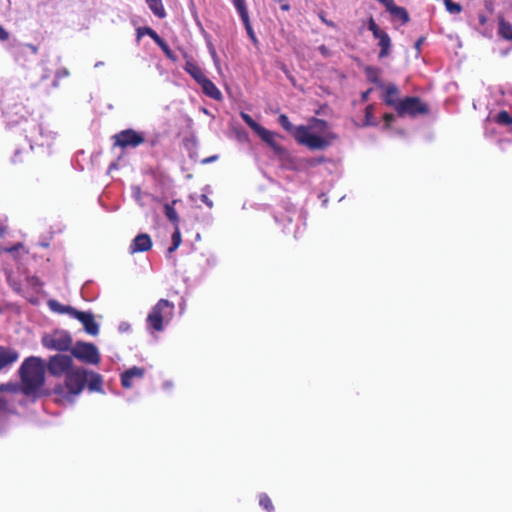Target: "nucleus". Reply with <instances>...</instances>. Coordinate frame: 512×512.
Listing matches in <instances>:
<instances>
[{
    "mask_svg": "<svg viewBox=\"0 0 512 512\" xmlns=\"http://www.w3.org/2000/svg\"><path fill=\"white\" fill-rule=\"evenodd\" d=\"M21 391L26 396L36 395L45 384V362L42 358L30 356L19 368Z\"/></svg>",
    "mask_w": 512,
    "mask_h": 512,
    "instance_id": "nucleus-1",
    "label": "nucleus"
},
{
    "mask_svg": "<svg viewBox=\"0 0 512 512\" xmlns=\"http://www.w3.org/2000/svg\"><path fill=\"white\" fill-rule=\"evenodd\" d=\"M175 305L167 299H160L147 315V326L153 331L160 332L174 317Z\"/></svg>",
    "mask_w": 512,
    "mask_h": 512,
    "instance_id": "nucleus-2",
    "label": "nucleus"
},
{
    "mask_svg": "<svg viewBox=\"0 0 512 512\" xmlns=\"http://www.w3.org/2000/svg\"><path fill=\"white\" fill-rule=\"evenodd\" d=\"M88 371L84 368L74 367L65 376L64 385H58L54 391L56 394H64L65 390L69 396L79 395L85 388L87 383Z\"/></svg>",
    "mask_w": 512,
    "mask_h": 512,
    "instance_id": "nucleus-3",
    "label": "nucleus"
},
{
    "mask_svg": "<svg viewBox=\"0 0 512 512\" xmlns=\"http://www.w3.org/2000/svg\"><path fill=\"white\" fill-rule=\"evenodd\" d=\"M42 345L50 350L59 352L68 351L71 349L73 340L71 335L63 330H57L42 337Z\"/></svg>",
    "mask_w": 512,
    "mask_h": 512,
    "instance_id": "nucleus-4",
    "label": "nucleus"
},
{
    "mask_svg": "<svg viewBox=\"0 0 512 512\" xmlns=\"http://www.w3.org/2000/svg\"><path fill=\"white\" fill-rule=\"evenodd\" d=\"M429 113V107L422 102L419 97L409 96L402 99L397 107V114L400 117L409 115L415 117L417 115H426Z\"/></svg>",
    "mask_w": 512,
    "mask_h": 512,
    "instance_id": "nucleus-5",
    "label": "nucleus"
},
{
    "mask_svg": "<svg viewBox=\"0 0 512 512\" xmlns=\"http://www.w3.org/2000/svg\"><path fill=\"white\" fill-rule=\"evenodd\" d=\"M71 354L76 359L87 364L97 365L101 361L99 351L93 343L78 341L71 349Z\"/></svg>",
    "mask_w": 512,
    "mask_h": 512,
    "instance_id": "nucleus-6",
    "label": "nucleus"
},
{
    "mask_svg": "<svg viewBox=\"0 0 512 512\" xmlns=\"http://www.w3.org/2000/svg\"><path fill=\"white\" fill-rule=\"evenodd\" d=\"M295 139L299 144L307 146L311 150H322L329 142L319 135L310 133L305 126H299L295 132Z\"/></svg>",
    "mask_w": 512,
    "mask_h": 512,
    "instance_id": "nucleus-7",
    "label": "nucleus"
},
{
    "mask_svg": "<svg viewBox=\"0 0 512 512\" xmlns=\"http://www.w3.org/2000/svg\"><path fill=\"white\" fill-rule=\"evenodd\" d=\"M73 368L72 357L64 354L51 356L47 364L48 372L54 377L66 376Z\"/></svg>",
    "mask_w": 512,
    "mask_h": 512,
    "instance_id": "nucleus-8",
    "label": "nucleus"
},
{
    "mask_svg": "<svg viewBox=\"0 0 512 512\" xmlns=\"http://www.w3.org/2000/svg\"><path fill=\"white\" fill-rule=\"evenodd\" d=\"M114 146L120 148L138 147L145 142V138L142 133L135 131L134 129L122 130L112 137Z\"/></svg>",
    "mask_w": 512,
    "mask_h": 512,
    "instance_id": "nucleus-9",
    "label": "nucleus"
},
{
    "mask_svg": "<svg viewBox=\"0 0 512 512\" xmlns=\"http://www.w3.org/2000/svg\"><path fill=\"white\" fill-rule=\"evenodd\" d=\"M368 29L372 32L373 37L378 40V46L380 47L378 57L382 59L389 56L392 42L388 33L381 29L372 17L368 21Z\"/></svg>",
    "mask_w": 512,
    "mask_h": 512,
    "instance_id": "nucleus-10",
    "label": "nucleus"
},
{
    "mask_svg": "<svg viewBox=\"0 0 512 512\" xmlns=\"http://www.w3.org/2000/svg\"><path fill=\"white\" fill-rule=\"evenodd\" d=\"M257 135L265 142L267 143L275 155L281 160V161H289L291 159L290 153L285 149L282 145H280L276 138L279 137L278 134L275 132H272L265 127H262L258 132Z\"/></svg>",
    "mask_w": 512,
    "mask_h": 512,
    "instance_id": "nucleus-11",
    "label": "nucleus"
},
{
    "mask_svg": "<svg viewBox=\"0 0 512 512\" xmlns=\"http://www.w3.org/2000/svg\"><path fill=\"white\" fill-rule=\"evenodd\" d=\"M72 318H75L82 323L86 333L93 336L99 333V326L96 323L94 315L91 312H84L76 309Z\"/></svg>",
    "mask_w": 512,
    "mask_h": 512,
    "instance_id": "nucleus-12",
    "label": "nucleus"
},
{
    "mask_svg": "<svg viewBox=\"0 0 512 512\" xmlns=\"http://www.w3.org/2000/svg\"><path fill=\"white\" fill-rule=\"evenodd\" d=\"M152 247L151 237L146 233L138 234L129 246V253L135 254L139 252H146Z\"/></svg>",
    "mask_w": 512,
    "mask_h": 512,
    "instance_id": "nucleus-13",
    "label": "nucleus"
},
{
    "mask_svg": "<svg viewBox=\"0 0 512 512\" xmlns=\"http://www.w3.org/2000/svg\"><path fill=\"white\" fill-rule=\"evenodd\" d=\"M382 89L384 90V95L382 98L384 103L388 106L393 107L397 112V107L400 101L402 100L399 99L400 92L398 87L395 84L390 83L388 85H384V88Z\"/></svg>",
    "mask_w": 512,
    "mask_h": 512,
    "instance_id": "nucleus-14",
    "label": "nucleus"
},
{
    "mask_svg": "<svg viewBox=\"0 0 512 512\" xmlns=\"http://www.w3.org/2000/svg\"><path fill=\"white\" fill-rule=\"evenodd\" d=\"M145 375L143 368L134 366L127 369L121 374V384L124 388H131L133 386V379H142Z\"/></svg>",
    "mask_w": 512,
    "mask_h": 512,
    "instance_id": "nucleus-15",
    "label": "nucleus"
},
{
    "mask_svg": "<svg viewBox=\"0 0 512 512\" xmlns=\"http://www.w3.org/2000/svg\"><path fill=\"white\" fill-rule=\"evenodd\" d=\"M19 358V353L10 347L0 346V371L15 363Z\"/></svg>",
    "mask_w": 512,
    "mask_h": 512,
    "instance_id": "nucleus-16",
    "label": "nucleus"
},
{
    "mask_svg": "<svg viewBox=\"0 0 512 512\" xmlns=\"http://www.w3.org/2000/svg\"><path fill=\"white\" fill-rule=\"evenodd\" d=\"M199 85L201 86L202 88V92L214 99V100H221L222 99V93L221 91L216 87V85L210 80L208 79L207 77H205L204 79H202L201 83H199Z\"/></svg>",
    "mask_w": 512,
    "mask_h": 512,
    "instance_id": "nucleus-17",
    "label": "nucleus"
},
{
    "mask_svg": "<svg viewBox=\"0 0 512 512\" xmlns=\"http://www.w3.org/2000/svg\"><path fill=\"white\" fill-rule=\"evenodd\" d=\"M184 70L199 84L206 76L201 67L193 60H188L185 63Z\"/></svg>",
    "mask_w": 512,
    "mask_h": 512,
    "instance_id": "nucleus-18",
    "label": "nucleus"
},
{
    "mask_svg": "<svg viewBox=\"0 0 512 512\" xmlns=\"http://www.w3.org/2000/svg\"><path fill=\"white\" fill-rule=\"evenodd\" d=\"M47 305L51 311L58 313V314H68L70 317L73 316V314L76 310L74 307L69 306V305H63L55 299H50L47 302Z\"/></svg>",
    "mask_w": 512,
    "mask_h": 512,
    "instance_id": "nucleus-19",
    "label": "nucleus"
},
{
    "mask_svg": "<svg viewBox=\"0 0 512 512\" xmlns=\"http://www.w3.org/2000/svg\"><path fill=\"white\" fill-rule=\"evenodd\" d=\"M365 74L367 77V80L375 85H377L379 88H384V83L381 80V69L373 66H367L365 68Z\"/></svg>",
    "mask_w": 512,
    "mask_h": 512,
    "instance_id": "nucleus-20",
    "label": "nucleus"
},
{
    "mask_svg": "<svg viewBox=\"0 0 512 512\" xmlns=\"http://www.w3.org/2000/svg\"><path fill=\"white\" fill-rule=\"evenodd\" d=\"M103 379L98 373L88 372L87 383L90 391L101 392L102 391Z\"/></svg>",
    "mask_w": 512,
    "mask_h": 512,
    "instance_id": "nucleus-21",
    "label": "nucleus"
},
{
    "mask_svg": "<svg viewBox=\"0 0 512 512\" xmlns=\"http://www.w3.org/2000/svg\"><path fill=\"white\" fill-rule=\"evenodd\" d=\"M177 202L178 200H173L171 203H166L164 205V214L173 226H179L180 222L178 213L174 207Z\"/></svg>",
    "mask_w": 512,
    "mask_h": 512,
    "instance_id": "nucleus-22",
    "label": "nucleus"
},
{
    "mask_svg": "<svg viewBox=\"0 0 512 512\" xmlns=\"http://www.w3.org/2000/svg\"><path fill=\"white\" fill-rule=\"evenodd\" d=\"M498 33L503 39L512 41V25L504 18L499 19Z\"/></svg>",
    "mask_w": 512,
    "mask_h": 512,
    "instance_id": "nucleus-23",
    "label": "nucleus"
},
{
    "mask_svg": "<svg viewBox=\"0 0 512 512\" xmlns=\"http://www.w3.org/2000/svg\"><path fill=\"white\" fill-rule=\"evenodd\" d=\"M146 3L150 10L159 18L166 16V11L163 7L162 0H146Z\"/></svg>",
    "mask_w": 512,
    "mask_h": 512,
    "instance_id": "nucleus-24",
    "label": "nucleus"
},
{
    "mask_svg": "<svg viewBox=\"0 0 512 512\" xmlns=\"http://www.w3.org/2000/svg\"><path fill=\"white\" fill-rule=\"evenodd\" d=\"M389 12L393 17L400 19L403 24L408 23L410 20L409 14L404 7L395 5Z\"/></svg>",
    "mask_w": 512,
    "mask_h": 512,
    "instance_id": "nucleus-25",
    "label": "nucleus"
},
{
    "mask_svg": "<svg viewBox=\"0 0 512 512\" xmlns=\"http://www.w3.org/2000/svg\"><path fill=\"white\" fill-rule=\"evenodd\" d=\"M172 245L168 248V253L171 254L178 249L181 244V233L179 226H174V232L172 234Z\"/></svg>",
    "mask_w": 512,
    "mask_h": 512,
    "instance_id": "nucleus-26",
    "label": "nucleus"
},
{
    "mask_svg": "<svg viewBox=\"0 0 512 512\" xmlns=\"http://www.w3.org/2000/svg\"><path fill=\"white\" fill-rule=\"evenodd\" d=\"M259 505L267 512L274 511L272 500L266 493H261L259 495Z\"/></svg>",
    "mask_w": 512,
    "mask_h": 512,
    "instance_id": "nucleus-27",
    "label": "nucleus"
},
{
    "mask_svg": "<svg viewBox=\"0 0 512 512\" xmlns=\"http://www.w3.org/2000/svg\"><path fill=\"white\" fill-rule=\"evenodd\" d=\"M241 19L249 17L245 0H232Z\"/></svg>",
    "mask_w": 512,
    "mask_h": 512,
    "instance_id": "nucleus-28",
    "label": "nucleus"
},
{
    "mask_svg": "<svg viewBox=\"0 0 512 512\" xmlns=\"http://www.w3.org/2000/svg\"><path fill=\"white\" fill-rule=\"evenodd\" d=\"M241 20H242V22H243V24L245 26V29H246V32H247L249 38L251 39L253 44L255 46H257L259 44V41H258V39L256 37V34H255V32H254V30H253V28L251 26L249 17H246V18L241 19Z\"/></svg>",
    "mask_w": 512,
    "mask_h": 512,
    "instance_id": "nucleus-29",
    "label": "nucleus"
},
{
    "mask_svg": "<svg viewBox=\"0 0 512 512\" xmlns=\"http://www.w3.org/2000/svg\"><path fill=\"white\" fill-rule=\"evenodd\" d=\"M241 117L243 121L256 133L263 127L253 120V118L247 113L242 112Z\"/></svg>",
    "mask_w": 512,
    "mask_h": 512,
    "instance_id": "nucleus-30",
    "label": "nucleus"
},
{
    "mask_svg": "<svg viewBox=\"0 0 512 512\" xmlns=\"http://www.w3.org/2000/svg\"><path fill=\"white\" fill-rule=\"evenodd\" d=\"M496 122L501 125H511L512 116L506 110H501L496 116Z\"/></svg>",
    "mask_w": 512,
    "mask_h": 512,
    "instance_id": "nucleus-31",
    "label": "nucleus"
},
{
    "mask_svg": "<svg viewBox=\"0 0 512 512\" xmlns=\"http://www.w3.org/2000/svg\"><path fill=\"white\" fill-rule=\"evenodd\" d=\"M70 75V72L67 68H60L56 71L55 73V79L53 81V86L54 87H58L59 85V81L64 79V78H67L69 77Z\"/></svg>",
    "mask_w": 512,
    "mask_h": 512,
    "instance_id": "nucleus-32",
    "label": "nucleus"
},
{
    "mask_svg": "<svg viewBox=\"0 0 512 512\" xmlns=\"http://www.w3.org/2000/svg\"><path fill=\"white\" fill-rule=\"evenodd\" d=\"M444 4L447 11L452 14H459L462 11L461 5L453 2L452 0H444Z\"/></svg>",
    "mask_w": 512,
    "mask_h": 512,
    "instance_id": "nucleus-33",
    "label": "nucleus"
},
{
    "mask_svg": "<svg viewBox=\"0 0 512 512\" xmlns=\"http://www.w3.org/2000/svg\"><path fill=\"white\" fill-rule=\"evenodd\" d=\"M278 122L283 127L284 130H286L288 132L292 131L293 125L291 124V122H290V120H289L287 115L281 114L278 117Z\"/></svg>",
    "mask_w": 512,
    "mask_h": 512,
    "instance_id": "nucleus-34",
    "label": "nucleus"
},
{
    "mask_svg": "<svg viewBox=\"0 0 512 512\" xmlns=\"http://www.w3.org/2000/svg\"><path fill=\"white\" fill-rule=\"evenodd\" d=\"M137 34H138V38L142 37L143 35H148L150 36L153 40H154V37H157L158 34L156 33V31H154L152 28L150 27H140L137 29Z\"/></svg>",
    "mask_w": 512,
    "mask_h": 512,
    "instance_id": "nucleus-35",
    "label": "nucleus"
},
{
    "mask_svg": "<svg viewBox=\"0 0 512 512\" xmlns=\"http://www.w3.org/2000/svg\"><path fill=\"white\" fill-rule=\"evenodd\" d=\"M373 116H374V106L370 104L365 108V124L366 125L373 124V122H372Z\"/></svg>",
    "mask_w": 512,
    "mask_h": 512,
    "instance_id": "nucleus-36",
    "label": "nucleus"
},
{
    "mask_svg": "<svg viewBox=\"0 0 512 512\" xmlns=\"http://www.w3.org/2000/svg\"><path fill=\"white\" fill-rule=\"evenodd\" d=\"M25 48H28L34 55H36L38 53V47L33 45V44H24V45H20L17 50L15 51V53L17 55L19 54H22L24 52V49Z\"/></svg>",
    "mask_w": 512,
    "mask_h": 512,
    "instance_id": "nucleus-37",
    "label": "nucleus"
},
{
    "mask_svg": "<svg viewBox=\"0 0 512 512\" xmlns=\"http://www.w3.org/2000/svg\"><path fill=\"white\" fill-rule=\"evenodd\" d=\"M383 120L385 122V126L390 127L391 123L395 120V116L392 113H385L383 115Z\"/></svg>",
    "mask_w": 512,
    "mask_h": 512,
    "instance_id": "nucleus-38",
    "label": "nucleus"
},
{
    "mask_svg": "<svg viewBox=\"0 0 512 512\" xmlns=\"http://www.w3.org/2000/svg\"><path fill=\"white\" fill-rule=\"evenodd\" d=\"M200 200L209 208L213 207V201L208 197L207 194H201Z\"/></svg>",
    "mask_w": 512,
    "mask_h": 512,
    "instance_id": "nucleus-39",
    "label": "nucleus"
},
{
    "mask_svg": "<svg viewBox=\"0 0 512 512\" xmlns=\"http://www.w3.org/2000/svg\"><path fill=\"white\" fill-rule=\"evenodd\" d=\"M319 18H320V19H321V21H322L325 25H327L328 27H332V28H335V27H336V24H335L333 21H330V20H328V19H326V18H325V16H324V13H323V12L319 14Z\"/></svg>",
    "mask_w": 512,
    "mask_h": 512,
    "instance_id": "nucleus-40",
    "label": "nucleus"
},
{
    "mask_svg": "<svg viewBox=\"0 0 512 512\" xmlns=\"http://www.w3.org/2000/svg\"><path fill=\"white\" fill-rule=\"evenodd\" d=\"M9 402L4 397H0V412L8 410Z\"/></svg>",
    "mask_w": 512,
    "mask_h": 512,
    "instance_id": "nucleus-41",
    "label": "nucleus"
},
{
    "mask_svg": "<svg viewBox=\"0 0 512 512\" xmlns=\"http://www.w3.org/2000/svg\"><path fill=\"white\" fill-rule=\"evenodd\" d=\"M318 50L324 57H329L331 55V52L326 45L319 46Z\"/></svg>",
    "mask_w": 512,
    "mask_h": 512,
    "instance_id": "nucleus-42",
    "label": "nucleus"
},
{
    "mask_svg": "<svg viewBox=\"0 0 512 512\" xmlns=\"http://www.w3.org/2000/svg\"><path fill=\"white\" fill-rule=\"evenodd\" d=\"M272 1L276 2V3H280L281 4L280 8L283 11H289L290 10V5L287 3L286 0H272Z\"/></svg>",
    "mask_w": 512,
    "mask_h": 512,
    "instance_id": "nucleus-43",
    "label": "nucleus"
},
{
    "mask_svg": "<svg viewBox=\"0 0 512 512\" xmlns=\"http://www.w3.org/2000/svg\"><path fill=\"white\" fill-rule=\"evenodd\" d=\"M161 49L166 48L168 45L159 35L157 37H154L153 40Z\"/></svg>",
    "mask_w": 512,
    "mask_h": 512,
    "instance_id": "nucleus-44",
    "label": "nucleus"
},
{
    "mask_svg": "<svg viewBox=\"0 0 512 512\" xmlns=\"http://www.w3.org/2000/svg\"><path fill=\"white\" fill-rule=\"evenodd\" d=\"M0 391H10V392H14L15 391V387L12 385V384H1L0 385Z\"/></svg>",
    "mask_w": 512,
    "mask_h": 512,
    "instance_id": "nucleus-45",
    "label": "nucleus"
},
{
    "mask_svg": "<svg viewBox=\"0 0 512 512\" xmlns=\"http://www.w3.org/2000/svg\"><path fill=\"white\" fill-rule=\"evenodd\" d=\"M9 39V33L0 25V40L6 41Z\"/></svg>",
    "mask_w": 512,
    "mask_h": 512,
    "instance_id": "nucleus-46",
    "label": "nucleus"
},
{
    "mask_svg": "<svg viewBox=\"0 0 512 512\" xmlns=\"http://www.w3.org/2000/svg\"><path fill=\"white\" fill-rule=\"evenodd\" d=\"M372 89H368L367 91L363 92L361 95V99L363 102H366L369 98V94L371 93Z\"/></svg>",
    "mask_w": 512,
    "mask_h": 512,
    "instance_id": "nucleus-47",
    "label": "nucleus"
},
{
    "mask_svg": "<svg viewBox=\"0 0 512 512\" xmlns=\"http://www.w3.org/2000/svg\"><path fill=\"white\" fill-rule=\"evenodd\" d=\"M424 40H425V38H424V37H421V38H419V39L416 41V43H415V48H416L418 51H420V47H421V45L423 44Z\"/></svg>",
    "mask_w": 512,
    "mask_h": 512,
    "instance_id": "nucleus-48",
    "label": "nucleus"
},
{
    "mask_svg": "<svg viewBox=\"0 0 512 512\" xmlns=\"http://www.w3.org/2000/svg\"><path fill=\"white\" fill-rule=\"evenodd\" d=\"M162 50L166 54L167 57L172 58V51L168 45L166 46V48H163Z\"/></svg>",
    "mask_w": 512,
    "mask_h": 512,
    "instance_id": "nucleus-49",
    "label": "nucleus"
},
{
    "mask_svg": "<svg viewBox=\"0 0 512 512\" xmlns=\"http://www.w3.org/2000/svg\"><path fill=\"white\" fill-rule=\"evenodd\" d=\"M21 246H22V245L19 243V244H17L16 246H13V247H11V248H6V249H5V251H7V252H10V253H11V252L16 251V250H17L18 248H20Z\"/></svg>",
    "mask_w": 512,
    "mask_h": 512,
    "instance_id": "nucleus-50",
    "label": "nucleus"
},
{
    "mask_svg": "<svg viewBox=\"0 0 512 512\" xmlns=\"http://www.w3.org/2000/svg\"><path fill=\"white\" fill-rule=\"evenodd\" d=\"M479 20H480L481 24H484L486 22V17L485 16H480Z\"/></svg>",
    "mask_w": 512,
    "mask_h": 512,
    "instance_id": "nucleus-51",
    "label": "nucleus"
},
{
    "mask_svg": "<svg viewBox=\"0 0 512 512\" xmlns=\"http://www.w3.org/2000/svg\"><path fill=\"white\" fill-rule=\"evenodd\" d=\"M317 122H319V123H321V124H323V125H326V122H325L324 120H319V119H318V120H317Z\"/></svg>",
    "mask_w": 512,
    "mask_h": 512,
    "instance_id": "nucleus-52",
    "label": "nucleus"
},
{
    "mask_svg": "<svg viewBox=\"0 0 512 512\" xmlns=\"http://www.w3.org/2000/svg\"><path fill=\"white\" fill-rule=\"evenodd\" d=\"M211 160H212V158H210V159H204V162H209V161H211Z\"/></svg>",
    "mask_w": 512,
    "mask_h": 512,
    "instance_id": "nucleus-53",
    "label": "nucleus"
}]
</instances>
